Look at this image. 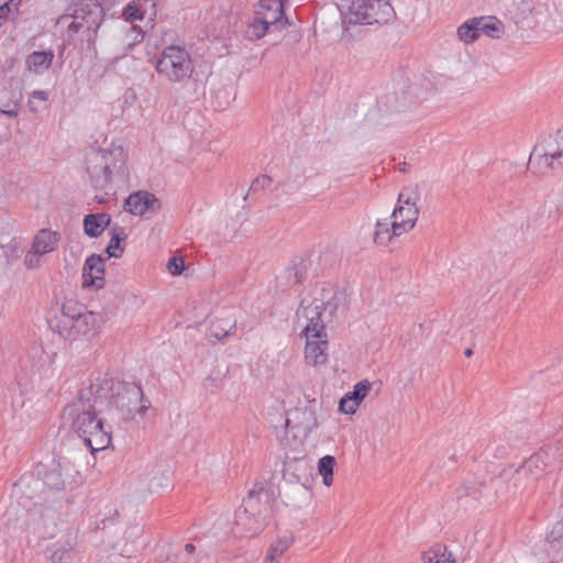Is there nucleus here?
<instances>
[{
	"instance_id": "17",
	"label": "nucleus",
	"mask_w": 563,
	"mask_h": 563,
	"mask_svg": "<svg viewBox=\"0 0 563 563\" xmlns=\"http://www.w3.org/2000/svg\"><path fill=\"white\" fill-rule=\"evenodd\" d=\"M99 255H90L86 258L82 267V286L100 289L103 287L104 267Z\"/></svg>"
},
{
	"instance_id": "33",
	"label": "nucleus",
	"mask_w": 563,
	"mask_h": 563,
	"mask_svg": "<svg viewBox=\"0 0 563 563\" xmlns=\"http://www.w3.org/2000/svg\"><path fill=\"white\" fill-rule=\"evenodd\" d=\"M371 390V384L368 380H361L353 386V390L347 391L345 395L355 399L360 404L365 399Z\"/></svg>"
},
{
	"instance_id": "51",
	"label": "nucleus",
	"mask_w": 563,
	"mask_h": 563,
	"mask_svg": "<svg viewBox=\"0 0 563 563\" xmlns=\"http://www.w3.org/2000/svg\"><path fill=\"white\" fill-rule=\"evenodd\" d=\"M465 355H466V356H471V355H472V350H471V349H467V350L465 351Z\"/></svg>"
},
{
	"instance_id": "35",
	"label": "nucleus",
	"mask_w": 563,
	"mask_h": 563,
	"mask_svg": "<svg viewBox=\"0 0 563 563\" xmlns=\"http://www.w3.org/2000/svg\"><path fill=\"white\" fill-rule=\"evenodd\" d=\"M540 216L545 217L547 220L551 223L555 222L560 214V207L554 201L550 200L547 201L541 208H540Z\"/></svg>"
},
{
	"instance_id": "38",
	"label": "nucleus",
	"mask_w": 563,
	"mask_h": 563,
	"mask_svg": "<svg viewBox=\"0 0 563 563\" xmlns=\"http://www.w3.org/2000/svg\"><path fill=\"white\" fill-rule=\"evenodd\" d=\"M360 402L344 395L339 401V411L344 415H353L360 408Z\"/></svg>"
},
{
	"instance_id": "15",
	"label": "nucleus",
	"mask_w": 563,
	"mask_h": 563,
	"mask_svg": "<svg viewBox=\"0 0 563 563\" xmlns=\"http://www.w3.org/2000/svg\"><path fill=\"white\" fill-rule=\"evenodd\" d=\"M102 322L99 313L87 310L71 322L68 329H63L58 333L66 340H76L78 336L91 339L100 331Z\"/></svg>"
},
{
	"instance_id": "4",
	"label": "nucleus",
	"mask_w": 563,
	"mask_h": 563,
	"mask_svg": "<svg viewBox=\"0 0 563 563\" xmlns=\"http://www.w3.org/2000/svg\"><path fill=\"white\" fill-rule=\"evenodd\" d=\"M103 18L104 11L98 0H77L66 8L57 25L64 31L68 45L84 49L95 44Z\"/></svg>"
},
{
	"instance_id": "21",
	"label": "nucleus",
	"mask_w": 563,
	"mask_h": 563,
	"mask_svg": "<svg viewBox=\"0 0 563 563\" xmlns=\"http://www.w3.org/2000/svg\"><path fill=\"white\" fill-rule=\"evenodd\" d=\"M53 59L54 52L52 49L35 51L27 56L25 64L30 71L43 74L51 67Z\"/></svg>"
},
{
	"instance_id": "22",
	"label": "nucleus",
	"mask_w": 563,
	"mask_h": 563,
	"mask_svg": "<svg viewBox=\"0 0 563 563\" xmlns=\"http://www.w3.org/2000/svg\"><path fill=\"white\" fill-rule=\"evenodd\" d=\"M394 220L391 218L389 219H383L377 220L375 224V231H374V242L377 245L386 246L395 236H400L404 234V232H393L394 230Z\"/></svg>"
},
{
	"instance_id": "18",
	"label": "nucleus",
	"mask_w": 563,
	"mask_h": 563,
	"mask_svg": "<svg viewBox=\"0 0 563 563\" xmlns=\"http://www.w3.org/2000/svg\"><path fill=\"white\" fill-rule=\"evenodd\" d=\"M260 19L267 22L269 26L284 27L286 22L283 23L284 16V0H261L254 10Z\"/></svg>"
},
{
	"instance_id": "41",
	"label": "nucleus",
	"mask_w": 563,
	"mask_h": 563,
	"mask_svg": "<svg viewBox=\"0 0 563 563\" xmlns=\"http://www.w3.org/2000/svg\"><path fill=\"white\" fill-rule=\"evenodd\" d=\"M196 547L192 543H187L184 547L181 552V562L180 563H189L190 561H196L195 559Z\"/></svg>"
},
{
	"instance_id": "44",
	"label": "nucleus",
	"mask_w": 563,
	"mask_h": 563,
	"mask_svg": "<svg viewBox=\"0 0 563 563\" xmlns=\"http://www.w3.org/2000/svg\"><path fill=\"white\" fill-rule=\"evenodd\" d=\"M0 113L9 118H15L18 115V103H8L4 108L0 107Z\"/></svg>"
},
{
	"instance_id": "47",
	"label": "nucleus",
	"mask_w": 563,
	"mask_h": 563,
	"mask_svg": "<svg viewBox=\"0 0 563 563\" xmlns=\"http://www.w3.org/2000/svg\"><path fill=\"white\" fill-rule=\"evenodd\" d=\"M303 413H308L312 419H313V423L311 426H307L305 429L308 430V431H311L314 427H316V417H314V413L313 411L311 410H305Z\"/></svg>"
},
{
	"instance_id": "45",
	"label": "nucleus",
	"mask_w": 563,
	"mask_h": 563,
	"mask_svg": "<svg viewBox=\"0 0 563 563\" xmlns=\"http://www.w3.org/2000/svg\"><path fill=\"white\" fill-rule=\"evenodd\" d=\"M122 98H123V103L125 106H132L134 103V101L136 100V93H135L134 89L129 88L124 91Z\"/></svg>"
},
{
	"instance_id": "1",
	"label": "nucleus",
	"mask_w": 563,
	"mask_h": 563,
	"mask_svg": "<svg viewBox=\"0 0 563 563\" xmlns=\"http://www.w3.org/2000/svg\"><path fill=\"white\" fill-rule=\"evenodd\" d=\"M343 295L331 285L316 286L313 298H302L297 310L298 320H305L303 334L306 338L305 358L310 365L324 364L328 360V335L322 320V313L330 314L339 309Z\"/></svg>"
},
{
	"instance_id": "23",
	"label": "nucleus",
	"mask_w": 563,
	"mask_h": 563,
	"mask_svg": "<svg viewBox=\"0 0 563 563\" xmlns=\"http://www.w3.org/2000/svg\"><path fill=\"white\" fill-rule=\"evenodd\" d=\"M305 268L303 261L299 263L292 262V264L277 277L278 285L280 287H291L300 284L303 280Z\"/></svg>"
},
{
	"instance_id": "24",
	"label": "nucleus",
	"mask_w": 563,
	"mask_h": 563,
	"mask_svg": "<svg viewBox=\"0 0 563 563\" xmlns=\"http://www.w3.org/2000/svg\"><path fill=\"white\" fill-rule=\"evenodd\" d=\"M47 555L53 563H68L74 556L69 541H58L47 549Z\"/></svg>"
},
{
	"instance_id": "16",
	"label": "nucleus",
	"mask_w": 563,
	"mask_h": 563,
	"mask_svg": "<svg viewBox=\"0 0 563 563\" xmlns=\"http://www.w3.org/2000/svg\"><path fill=\"white\" fill-rule=\"evenodd\" d=\"M125 210L133 216H145L147 212H156L161 208L159 200L154 194L140 190L131 194L125 200Z\"/></svg>"
},
{
	"instance_id": "11",
	"label": "nucleus",
	"mask_w": 563,
	"mask_h": 563,
	"mask_svg": "<svg viewBox=\"0 0 563 563\" xmlns=\"http://www.w3.org/2000/svg\"><path fill=\"white\" fill-rule=\"evenodd\" d=\"M35 474L42 477L46 493L54 503L58 495L70 485L78 472L68 461H55L51 464L38 463L35 465Z\"/></svg>"
},
{
	"instance_id": "10",
	"label": "nucleus",
	"mask_w": 563,
	"mask_h": 563,
	"mask_svg": "<svg viewBox=\"0 0 563 563\" xmlns=\"http://www.w3.org/2000/svg\"><path fill=\"white\" fill-rule=\"evenodd\" d=\"M344 14L350 24L388 23L395 10L390 0H351Z\"/></svg>"
},
{
	"instance_id": "46",
	"label": "nucleus",
	"mask_w": 563,
	"mask_h": 563,
	"mask_svg": "<svg viewBox=\"0 0 563 563\" xmlns=\"http://www.w3.org/2000/svg\"><path fill=\"white\" fill-rule=\"evenodd\" d=\"M233 328H235V320L229 324V329H223L222 332L214 331L212 332V334L217 340H222L229 334L230 330H232Z\"/></svg>"
},
{
	"instance_id": "42",
	"label": "nucleus",
	"mask_w": 563,
	"mask_h": 563,
	"mask_svg": "<svg viewBox=\"0 0 563 563\" xmlns=\"http://www.w3.org/2000/svg\"><path fill=\"white\" fill-rule=\"evenodd\" d=\"M488 449L493 452V454L496 457H503L508 453V446L507 445H498L495 441H493Z\"/></svg>"
},
{
	"instance_id": "30",
	"label": "nucleus",
	"mask_w": 563,
	"mask_h": 563,
	"mask_svg": "<svg viewBox=\"0 0 563 563\" xmlns=\"http://www.w3.org/2000/svg\"><path fill=\"white\" fill-rule=\"evenodd\" d=\"M422 560L423 563H455L453 554L448 552L445 548L431 549L424 552Z\"/></svg>"
},
{
	"instance_id": "8",
	"label": "nucleus",
	"mask_w": 563,
	"mask_h": 563,
	"mask_svg": "<svg viewBox=\"0 0 563 563\" xmlns=\"http://www.w3.org/2000/svg\"><path fill=\"white\" fill-rule=\"evenodd\" d=\"M157 75L170 85L185 86L196 66L190 51L179 43L164 44L153 59Z\"/></svg>"
},
{
	"instance_id": "34",
	"label": "nucleus",
	"mask_w": 563,
	"mask_h": 563,
	"mask_svg": "<svg viewBox=\"0 0 563 563\" xmlns=\"http://www.w3.org/2000/svg\"><path fill=\"white\" fill-rule=\"evenodd\" d=\"M150 492L151 493H161L170 488V481L168 475L159 474L154 476L150 482Z\"/></svg>"
},
{
	"instance_id": "9",
	"label": "nucleus",
	"mask_w": 563,
	"mask_h": 563,
	"mask_svg": "<svg viewBox=\"0 0 563 563\" xmlns=\"http://www.w3.org/2000/svg\"><path fill=\"white\" fill-rule=\"evenodd\" d=\"M12 497L26 512H38L44 516L43 508L51 504L42 477L35 474V466L30 473L23 474L12 488Z\"/></svg>"
},
{
	"instance_id": "14",
	"label": "nucleus",
	"mask_w": 563,
	"mask_h": 563,
	"mask_svg": "<svg viewBox=\"0 0 563 563\" xmlns=\"http://www.w3.org/2000/svg\"><path fill=\"white\" fill-rule=\"evenodd\" d=\"M60 235L51 229H41L33 238L30 250L24 256V266L36 269L41 266L42 257L54 252L59 243Z\"/></svg>"
},
{
	"instance_id": "27",
	"label": "nucleus",
	"mask_w": 563,
	"mask_h": 563,
	"mask_svg": "<svg viewBox=\"0 0 563 563\" xmlns=\"http://www.w3.org/2000/svg\"><path fill=\"white\" fill-rule=\"evenodd\" d=\"M269 25L263 19H260L257 13L254 11L252 19L249 21L245 29V36L251 41L260 40L266 35L269 30Z\"/></svg>"
},
{
	"instance_id": "12",
	"label": "nucleus",
	"mask_w": 563,
	"mask_h": 563,
	"mask_svg": "<svg viewBox=\"0 0 563 563\" xmlns=\"http://www.w3.org/2000/svg\"><path fill=\"white\" fill-rule=\"evenodd\" d=\"M536 164L540 173L563 167V124L559 128L553 141L549 139L536 144L529 157V165Z\"/></svg>"
},
{
	"instance_id": "31",
	"label": "nucleus",
	"mask_w": 563,
	"mask_h": 563,
	"mask_svg": "<svg viewBox=\"0 0 563 563\" xmlns=\"http://www.w3.org/2000/svg\"><path fill=\"white\" fill-rule=\"evenodd\" d=\"M482 483L478 482H465L462 486L456 489V498L459 500L465 497H472L477 499L482 495Z\"/></svg>"
},
{
	"instance_id": "19",
	"label": "nucleus",
	"mask_w": 563,
	"mask_h": 563,
	"mask_svg": "<svg viewBox=\"0 0 563 563\" xmlns=\"http://www.w3.org/2000/svg\"><path fill=\"white\" fill-rule=\"evenodd\" d=\"M111 218L106 212L89 213L84 217V232L89 238H98L109 227Z\"/></svg>"
},
{
	"instance_id": "43",
	"label": "nucleus",
	"mask_w": 563,
	"mask_h": 563,
	"mask_svg": "<svg viewBox=\"0 0 563 563\" xmlns=\"http://www.w3.org/2000/svg\"><path fill=\"white\" fill-rule=\"evenodd\" d=\"M30 98V106H32L34 99L41 100L43 102L46 101L48 99V93L44 90H34L32 91ZM31 110L35 111L36 109L31 107Z\"/></svg>"
},
{
	"instance_id": "49",
	"label": "nucleus",
	"mask_w": 563,
	"mask_h": 563,
	"mask_svg": "<svg viewBox=\"0 0 563 563\" xmlns=\"http://www.w3.org/2000/svg\"><path fill=\"white\" fill-rule=\"evenodd\" d=\"M279 421H280V423H282L285 428H289V423H290L289 418L284 417V416H280V417H279Z\"/></svg>"
},
{
	"instance_id": "28",
	"label": "nucleus",
	"mask_w": 563,
	"mask_h": 563,
	"mask_svg": "<svg viewBox=\"0 0 563 563\" xmlns=\"http://www.w3.org/2000/svg\"><path fill=\"white\" fill-rule=\"evenodd\" d=\"M292 543L294 537L290 533H285L269 545L266 554L272 555L274 559L280 560V558L291 547Z\"/></svg>"
},
{
	"instance_id": "32",
	"label": "nucleus",
	"mask_w": 563,
	"mask_h": 563,
	"mask_svg": "<svg viewBox=\"0 0 563 563\" xmlns=\"http://www.w3.org/2000/svg\"><path fill=\"white\" fill-rule=\"evenodd\" d=\"M561 520L558 521L548 534V542L552 550L563 548V506L561 507Z\"/></svg>"
},
{
	"instance_id": "36",
	"label": "nucleus",
	"mask_w": 563,
	"mask_h": 563,
	"mask_svg": "<svg viewBox=\"0 0 563 563\" xmlns=\"http://www.w3.org/2000/svg\"><path fill=\"white\" fill-rule=\"evenodd\" d=\"M21 0H0V26L18 10Z\"/></svg>"
},
{
	"instance_id": "29",
	"label": "nucleus",
	"mask_w": 563,
	"mask_h": 563,
	"mask_svg": "<svg viewBox=\"0 0 563 563\" xmlns=\"http://www.w3.org/2000/svg\"><path fill=\"white\" fill-rule=\"evenodd\" d=\"M457 36L464 43H472L479 37L476 18L468 19L457 27Z\"/></svg>"
},
{
	"instance_id": "26",
	"label": "nucleus",
	"mask_w": 563,
	"mask_h": 563,
	"mask_svg": "<svg viewBox=\"0 0 563 563\" xmlns=\"http://www.w3.org/2000/svg\"><path fill=\"white\" fill-rule=\"evenodd\" d=\"M126 239V234L122 228L111 229V239L107 245L106 252L109 257L120 258L123 255L124 247L121 244Z\"/></svg>"
},
{
	"instance_id": "5",
	"label": "nucleus",
	"mask_w": 563,
	"mask_h": 563,
	"mask_svg": "<svg viewBox=\"0 0 563 563\" xmlns=\"http://www.w3.org/2000/svg\"><path fill=\"white\" fill-rule=\"evenodd\" d=\"M89 394L96 397V402L113 405L124 420L143 417L151 408V401L144 397L140 384L117 380L108 375L96 377Z\"/></svg>"
},
{
	"instance_id": "52",
	"label": "nucleus",
	"mask_w": 563,
	"mask_h": 563,
	"mask_svg": "<svg viewBox=\"0 0 563 563\" xmlns=\"http://www.w3.org/2000/svg\"><path fill=\"white\" fill-rule=\"evenodd\" d=\"M207 382H213L211 377H208ZM206 386L208 387V383H206Z\"/></svg>"
},
{
	"instance_id": "3",
	"label": "nucleus",
	"mask_w": 563,
	"mask_h": 563,
	"mask_svg": "<svg viewBox=\"0 0 563 563\" xmlns=\"http://www.w3.org/2000/svg\"><path fill=\"white\" fill-rule=\"evenodd\" d=\"M101 406L89 390L81 391L76 401L65 407L62 416L65 423L70 422L71 429L91 453L102 451L111 443V428L98 417Z\"/></svg>"
},
{
	"instance_id": "37",
	"label": "nucleus",
	"mask_w": 563,
	"mask_h": 563,
	"mask_svg": "<svg viewBox=\"0 0 563 563\" xmlns=\"http://www.w3.org/2000/svg\"><path fill=\"white\" fill-rule=\"evenodd\" d=\"M335 465V459L331 455L322 456L318 462V470L322 477L333 476V467Z\"/></svg>"
},
{
	"instance_id": "6",
	"label": "nucleus",
	"mask_w": 563,
	"mask_h": 563,
	"mask_svg": "<svg viewBox=\"0 0 563 563\" xmlns=\"http://www.w3.org/2000/svg\"><path fill=\"white\" fill-rule=\"evenodd\" d=\"M126 159L121 145L111 143L108 148L90 147L86 152V170L92 187L103 190L110 183L124 179Z\"/></svg>"
},
{
	"instance_id": "39",
	"label": "nucleus",
	"mask_w": 563,
	"mask_h": 563,
	"mask_svg": "<svg viewBox=\"0 0 563 563\" xmlns=\"http://www.w3.org/2000/svg\"><path fill=\"white\" fill-rule=\"evenodd\" d=\"M272 185V178L267 175H263L253 180L250 187V191L257 192L264 190Z\"/></svg>"
},
{
	"instance_id": "13",
	"label": "nucleus",
	"mask_w": 563,
	"mask_h": 563,
	"mask_svg": "<svg viewBox=\"0 0 563 563\" xmlns=\"http://www.w3.org/2000/svg\"><path fill=\"white\" fill-rule=\"evenodd\" d=\"M420 199L419 192L413 188H405L398 195L397 205L390 216L394 220L393 232H409L419 217L417 202Z\"/></svg>"
},
{
	"instance_id": "20",
	"label": "nucleus",
	"mask_w": 563,
	"mask_h": 563,
	"mask_svg": "<svg viewBox=\"0 0 563 563\" xmlns=\"http://www.w3.org/2000/svg\"><path fill=\"white\" fill-rule=\"evenodd\" d=\"M87 311V308L74 299H67L62 305V318L57 323V331L68 329V325Z\"/></svg>"
},
{
	"instance_id": "7",
	"label": "nucleus",
	"mask_w": 563,
	"mask_h": 563,
	"mask_svg": "<svg viewBox=\"0 0 563 563\" xmlns=\"http://www.w3.org/2000/svg\"><path fill=\"white\" fill-rule=\"evenodd\" d=\"M271 516L269 492L263 485H255L235 512V536L241 538L258 536L267 526Z\"/></svg>"
},
{
	"instance_id": "40",
	"label": "nucleus",
	"mask_w": 563,
	"mask_h": 563,
	"mask_svg": "<svg viewBox=\"0 0 563 563\" xmlns=\"http://www.w3.org/2000/svg\"><path fill=\"white\" fill-rule=\"evenodd\" d=\"M185 262L181 257H170L167 263V269L172 275H180L184 272Z\"/></svg>"
},
{
	"instance_id": "48",
	"label": "nucleus",
	"mask_w": 563,
	"mask_h": 563,
	"mask_svg": "<svg viewBox=\"0 0 563 563\" xmlns=\"http://www.w3.org/2000/svg\"><path fill=\"white\" fill-rule=\"evenodd\" d=\"M263 563H279V560L272 558V555L265 554Z\"/></svg>"
},
{
	"instance_id": "25",
	"label": "nucleus",
	"mask_w": 563,
	"mask_h": 563,
	"mask_svg": "<svg viewBox=\"0 0 563 563\" xmlns=\"http://www.w3.org/2000/svg\"><path fill=\"white\" fill-rule=\"evenodd\" d=\"M476 23L479 36L484 34L490 38H498L503 33V23L495 16L476 18Z\"/></svg>"
},
{
	"instance_id": "2",
	"label": "nucleus",
	"mask_w": 563,
	"mask_h": 563,
	"mask_svg": "<svg viewBox=\"0 0 563 563\" xmlns=\"http://www.w3.org/2000/svg\"><path fill=\"white\" fill-rule=\"evenodd\" d=\"M563 460V438L548 443L518 467H505L495 479L496 493L515 496L529 488Z\"/></svg>"
},
{
	"instance_id": "50",
	"label": "nucleus",
	"mask_w": 563,
	"mask_h": 563,
	"mask_svg": "<svg viewBox=\"0 0 563 563\" xmlns=\"http://www.w3.org/2000/svg\"><path fill=\"white\" fill-rule=\"evenodd\" d=\"M323 479V484L327 485V486H330L332 484V481H333V476H330V477H322Z\"/></svg>"
}]
</instances>
